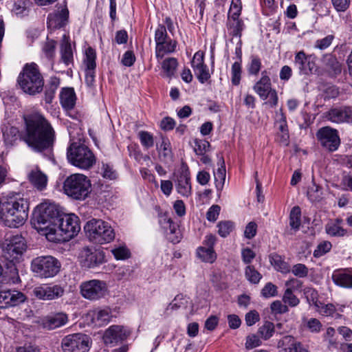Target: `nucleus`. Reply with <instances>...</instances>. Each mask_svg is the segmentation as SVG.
<instances>
[{
  "instance_id": "39",
  "label": "nucleus",
  "mask_w": 352,
  "mask_h": 352,
  "mask_svg": "<svg viewBox=\"0 0 352 352\" xmlns=\"http://www.w3.org/2000/svg\"><path fill=\"white\" fill-rule=\"evenodd\" d=\"M275 332L274 323L270 321H265L263 324L258 329L257 333L264 340L271 338Z\"/></svg>"
},
{
  "instance_id": "3",
  "label": "nucleus",
  "mask_w": 352,
  "mask_h": 352,
  "mask_svg": "<svg viewBox=\"0 0 352 352\" xmlns=\"http://www.w3.org/2000/svg\"><path fill=\"white\" fill-rule=\"evenodd\" d=\"M78 220V217L74 214L62 213L57 221V226L52 227L50 232H45L44 234L52 242L69 241L80 230Z\"/></svg>"
},
{
  "instance_id": "28",
  "label": "nucleus",
  "mask_w": 352,
  "mask_h": 352,
  "mask_svg": "<svg viewBox=\"0 0 352 352\" xmlns=\"http://www.w3.org/2000/svg\"><path fill=\"white\" fill-rule=\"evenodd\" d=\"M30 182L38 190L45 188L47 177L38 167L33 168L28 175Z\"/></svg>"
},
{
  "instance_id": "40",
  "label": "nucleus",
  "mask_w": 352,
  "mask_h": 352,
  "mask_svg": "<svg viewBox=\"0 0 352 352\" xmlns=\"http://www.w3.org/2000/svg\"><path fill=\"white\" fill-rule=\"evenodd\" d=\"M300 217V208L298 206L294 207L292 209L289 214V226L291 229L294 230V232H296L299 230L301 223Z\"/></svg>"
},
{
  "instance_id": "27",
  "label": "nucleus",
  "mask_w": 352,
  "mask_h": 352,
  "mask_svg": "<svg viewBox=\"0 0 352 352\" xmlns=\"http://www.w3.org/2000/svg\"><path fill=\"white\" fill-rule=\"evenodd\" d=\"M91 322L95 326L101 327L107 324L112 317L109 308L96 309L89 314Z\"/></svg>"
},
{
  "instance_id": "36",
  "label": "nucleus",
  "mask_w": 352,
  "mask_h": 352,
  "mask_svg": "<svg viewBox=\"0 0 352 352\" xmlns=\"http://www.w3.org/2000/svg\"><path fill=\"white\" fill-rule=\"evenodd\" d=\"M197 256L202 261L212 263L217 258L214 249L200 246L197 249Z\"/></svg>"
},
{
  "instance_id": "52",
  "label": "nucleus",
  "mask_w": 352,
  "mask_h": 352,
  "mask_svg": "<svg viewBox=\"0 0 352 352\" xmlns=\"http://www.w3.org/2000/svg\"><path fill=\"white\" fill-rule=\"evenodd\" d=\"M111 253L117 260H124L131 256L129 250L125 245L118 246L112 249Z\"/></svg>"
},
{
  "instance_id": "55",
  "label": "nucleus",
  "mask_w": 352,
  "mask_h": 352,
  "mask_svg": "<svg viewBox=\"0 0 352 352\" xmlns=\"http://www.w3.org/2000/svg\"><path fill=\"white\" fill-rule=\"evenodd\" d=\"M283 301L289 305L290 307L297 306L300 300L296 295L294 294L293 292L289 289H286L283 296Z\"/></svg>"
},
{
  "instance_id": "35",
  "label": "nucleus",
  "mask_w": 352,
  "mask_h": 352,
  "mask_svg": "<svg viewBox=\"0 0 352 352\" xmlns=\"http://www.w3.org/2000/svg\"><path fill=\"white\" fill-rule=\"evenodd\" d=\"M270 262L274 268L283 274L290 272L289 265L285 261L283 257L277 254H272L270 256Z\"/></svg>"
},
{
  "instance_id": "57",
  "label": "nucleus",
  "mask_w": 352,
  "mask_h": 352,
  "mask_svg": "<svg viewBox=\"0 0 352 352\" xmlns=\"http://www.w3.org/2000/svg\"><path fill=\"white\" fill-rule=\"evenodd\" d=\"M316 309L321 315L325 316H332L336 311V307L333 304L324 305L322 302H320V305Z\"/></svg>"
},
{
  "instance_id": "64",
  "label": "nucleus",
  "mask_w": 352,
  "mask_h": 352,
  "mask_svg": "<svg viewBox=\"0 0 352 352\" xmlns=\"http://www.w3.org/2000/svg\"><path fill=\"white\" fill-rule=\"evenodd\" d=\"M334 36L331 34L327 35L323 38L318 39L315 43V47L321 50L327 49L331 44Z\"/></svg>"
},
{
  "instance_id": "61",
  "label": "nucleus",
  "mask_w": 352,
  "mask_h": 352,
  "mask_svg": "<svg viewBox=\"0 0 352 352\" xmlns=\"http://www.w3.org/2000/svg\"><path fill=\"white\" fill-rule=\"evenodd\" d=\"M265 298H271L277 295V287L272 283H267L261 290Z\"/></svg>"
},
{
  "instance_id": "11",
  "label": "nucleus",
  "mask_w": 352,
  "mask_h": 352,
  "mask_svg": "<svg viewBox=\"0 0 352 352\" xmlns=\"http://www.w3.org/2000/svg\"><path fill=\"white\" fill-rule=\"evenodd\" d=\"M80 293L84 298L95 301L105 296L107 286L104 281L98 279L83 281L80 285Z\"/></svg>"
},
{
  "instance_id": "37",
  "label": "nucleus",
  "mask_w": 352,
  "mask_h": 352,
  "mask_svg": "<svg viewBox=\"0 0 352 352\" xmlns=\"http://www.w3.org/2000/svg\"><path fill=\"white\" fill-rule=\"evenodd\" d=\"M177 66V60L173 57L166 58L162 63V71L165 76L168 78L174 76Z\"/></svg>"
},
{
  "instance_id": "43",
  "label": "nucleus",
  "mask_w": 352,
  "mask_h": 352,
  "mask_svg": "<svg viewBox=\"0 0 352 352\" xmlns=\"http://www.w3.org/2000/svg\"><path fill=\"white\" fill-rule=\"evenodd\" d=\"M160 155L163 157V160L166 162H172L173 153L170 147V143L168 138H163L161 144V151Z\"/></svg>"
},
{
  "instance_id": "20",
  "label": "nucleus",
  "mask_w": 352,
  "mask_h": 352,
  "mask_svg": "<svg viewBox=\"0 0 352 352\" xmlns=\"http://www.w3.org/2000/svg\"><path fill=\"white\" fill-rule=\"evenodd\" d=\"M26 300L23 293L17 290H6L0 292V308L17 306Z\"/></svg>"
},
{
  "instance_id": "42",
  "label": "nucleus",
  "mask_w": 352,
  "mask_h": 352,
  "mask_svg": "<svg viewBox=\"0 0 352 352\" xmlns=\"http://www.w3.org/2000/svg\"><path fill=\"white\" fill-rule=\"evenodd\" d=\"M96 54L92 47H88L85 52V64L86 66L85 71L93 70L95 71L96 63Z\"/></svg>"
},
{
  "instance_id": "32",
  "label": "nucleus",
  "mask_w": 352,
  "mask_h": 352,
  "mask_svg": "<svg viewBox=\"0 0 352 352\" xmlns=\"http://www.w3.org/2000/svg\"><path fill=\"white\" fill-rule=\"evenodd\" d=\"M220 167L214 172V178L215 187L218 192H221L226 182V170L223 157L219 158Z\"/></svg>"
},
{
  "instance_id": "22",
  "label": "nucleus",
  "mask_w": 352,
  "mask_h": 352,
  "mask_svg": "<svg viewBox=\"0 0 352 352\" xmlns=\"http://www.w3.org/2000/svg\"><path fill=\"white\" fill-rule=\"evenodd\" d=\"M294 65L300 74L307 75L316 70V64L303 51L298 52L294 58Z\"/></svg>"
},
{
  "instance_id": "16",
  "label": "nucleus",
  "mask_w": 352,
  "mask_h": 352,
  "mask_svg": "<svg viewBox=\"0 0 352 352\" xmlns=\"http://www.w3.org/2000/svg\"><path fill=\"white\" fill-rule=\"evenodd\" d=\"M130 335V331L120 325H112L104 332L103 340L107 345L115 346L125 340Z\"/></svg>"
},
{
  "instance_id": "12",
  "label": "nucleus",
  "mask_w": 352,
  "mask_h": 352,
  "mask_svg": "<svg viewBox=\"0 0 352 352\" xmlns=\"http://www.w3.org/2000/svg\"><path fill=\"white\" fill-rule=\"evenodd\" d=\"M91 342L88 336L83 333H74L62 339L61 347L63 352H88Z\"/></svg>"
},
{
  "instance_id": "34",
  "label": "nucleus",
  "mask_w": 352,
  "mask_h": 352,
  "mask_svg": "<svg viewBox=\"0 0 352 352\" xmlns=\"http://www.w3.org/2000/svg\"><path fill=\"white\" fill-rule=\"evenodd\" d=\"M61 59L63 63L68 65L73 62V52L69 38L64 35L60 45Z\"/></svg>"
},
{
  "instance_id": "19",
  "label": "nucleus",
  "mask_w": 352,
  "mask_h": 352,
  "mask_svg": "<svg viewBox=\"0 0 352 352\" xmlns=\"http://www.w3.org/2000/svg\"><path fill=\"white\" fill-rule=\"evenodd\" d=\"M192 67L199 81L204 84L210 78V74L206 65L204 64V53L196 52L191 61Z\"/></svg>"
},
{
  "instance_id": "18",
  "label": "nucleus",
  "mask_w": 352,
  "mask_h": 352,
  "mask_svg": "<svg viewBox=\"0 0 352 352\" xmlns=\"http://www.w3.org/2000/svg\"><path fill=\"white\" fill-rule=\"evenodd\" d=\"M64 292V289L60 285H41L35 287L33 294L40 300H51L61 297Z\"/></svg>"
},
{
  "instance_id": "48",
  "label": "nucleus",
  "mask_w": 352,
  "mask_h": 352,
  "mask_svg": "<svg viewBox=\"0 0 352 352\" xmlns=\"http://www.w3.org/2000/svg\"><path fill=\"white\" fill-rule=\"evenodd\" d=\"M241 78V63L234 62L232 65L231 80L234 85H239Z\"/></svg>"
},
{
  "instance_id": "60",
  "label": "nucleus",
  "mask_w": 352,
  "mask_h": 352,
  "mask_svg": "<svg viewBox=\"0 0 352 352\" xmlns=\"http://www.w3.org/2000/svg\"><path fill=\"white\" fill-rule=\"evenodd\" d=\"M210 146L209 142L206 140H195L194 150L197 155H203L207 151Z\"/></svg>"
},
{
  "instance_id": "54",
  "label": "nucleus",
  "mask_w": 352,
  "mask_h": 352,
  "mask_svg": "<svg viewBox=\"0 0 352 352\" xmlns=\"http://www.w3.org/2000/svg\"><path fill=\"white\" fill-rule=\"evenodd\" d=\"M169 38L166 32V28L164 25H159L155 32V44L158 45Z\"/></svg>"
},
{
  "instance_id": "41",
  "label": "nucleus",
  "mask_w": 352,
  "mask_h": 352,
  "mask_svg": "<svg viewBox=\"0 0 352 352\" xmlns=\"http://www.w3.org/2000/svg\"><path fill=\"white\" fill-rule=\"evenodd\" d=\"M307 197L311 202L320 201L322 199V188L313 182L308 188Z\"/></svg>"
},
{
  "instance_id": "7",
  "label": "nucleus",
  "mask_w": 352,
  "mask_h": 352,
  "mask_svg": "<svg viewBox=\"0 0 352 352\" xmlns=\"http://www.w3.org/2000/svg\"><path fill=\"white\" fill-rule=\"evenodd\" d=\"M84 230L89 240L95 243H109L115 238L113 229L109 223L102 219L89 220L84 226Z\"/></svg>"
},
{
  "instance_id": "49",
  "label": "nucleus",
  "mask_w": 352,
  "mask_h": 352,
  "mask_svg": "<svg viewBox=\"0 0 352 352\" xmlns=\"http://www.w3.org/2000/svg\"><path fill=\"white\" fill-rule=\"evenodd\" d=\"M138 137L140 138L142 145L146 148H149L153 146V136L149 132L141 131L138 133Z\"/></svg>"
},
{
  "instance_id": "56",
  "label": "nucleus",
  "mask_w": 352,
  "mask_h": 352,
  "mask_svg": "<svg viewBox=\"0 0 352 352\" xmlns=\"http://www.w3.org/2000/svg\"><path fill=\"white\" fill-rule=\"evenodd\" d=\"M168 240L173 243H177L180 241V232L178 225L174 222L168 230V234H166Z\"/></svg>"
},
{
  "instance_id": "17",
  "label": "nucleus",
  "mask_w": 352,
  "mask_h": 352,
  "mask_svg": "<svg viewBox=\"0 0 352 352\" xmlns=\"http://www.w3.org/2000/svg\"><path fill=\"white\" fill-rule=\"evenodd\" d=\"M175 182L177 192L182 197H190L192 195V186L188 168L187 166L182 167L179 173L175 175Z\"/></svg>"
},
{
  "instance_id": "47",
  "label": "nucleus",
  "mask_w": 352,
  "mask_h": 352,
  "mask_svg": "<svg viewBox=\"0 0 352 352\" xmlns=\"http://www.w3.org/2000/svg\"><path fill=\"white\" fill-rule=\"evenodd\" d=\"M247 279L253 284H257L262 278L261 274L252 265H248L245 271Z\"/></svg>"
},
{
  "instance_id": "50",
  "label": "nucleus",
  "mask_w": 352,
  "mask_h": 352,
  "mask_svg": "<svg viewBox=\"0 0 352 352\" xmlns=\"http://www.w3.org/2000/svg\"><path fill=\"white\" fill-rule=\"evenodd\" d=\"M290 272L296 277L300 278H305L308 276L309 269L302 263H297L290 267Z\"/></svg>"
},
{
  "instance_id": "44",
  "label": "nucleus",
  "mask_w": 352,
  "mask_h": 352,
  "mask_svg": "<svg viewBox=\"0 0 352 352\" xmlns=\"http://www.w3.org/2000/svg\"><path fill=\"white\" fill-rule=\"evenodd\" d=\"M262 67L261 60L257 56H252L250 62L248 65V72L249 75L257 76Z\"/></svg>"
},
{
  "instance_id": "63",
  "label": "nucleus",
  "mask_w": 352,
  "mask_h": 352,
  "mask_svg": "<svg viewBox=\"0 0 352 352\" xmlns=\"http://www.w3.org/2000/svg\"><path fill=\"white\" fill-rule=\"evenodd\" d=\"M241 9L242 6L241 0H232L228 16L238 17L241 15Z\"/></svg>"
},
{
  "instance_id": "46",
  "label": "nucleus",
  "mask_w": 352,
  "mask_h": 352,
  "mask_svg": "<svg viewBox=\"0 0 352 352\" xmlns=\"http://www.w3.org/2000/svg\"><path fill=\"white\" fill-rule=\"evenodd\" d=\"M218 233L221 237L228 236L234 228V223L230 221H220L217 224Z\"/></svg>"
},
{
  "instance_id": "13",
  "label": "nucleus",
  "mask_w": 352,
  "mask_h": 352,
  "mask_svg": "<svg viewBox=\"0 0 352 352\" xmlns=\"http://www.w3.org/2000/svg\"><path fill=\"white\" fill-rule=\"evenodd\" d=\"M316 135L322 147L328 151H336L340 146V138L337 129L323 126L318 130Z\"/></svg>"
},
{
  "instance_id": "21",
  "label": "nucleus",
  "mask_w": 352,
  "mask_h": 352,
  "mask_svg": "<svg viewBox=\"0 0 352 352\" xmlns=\"http://www.w3.org/2000/svg\"><path fill=\"white\" fill-rule=\"evenodd\" d=\"M69 10L66 6H60L54 12L48 14L47 24L49 28L58 29L68 22Z\"/></svg>"
},
{
  "instance_id": "9",
  "label": "nucleus",
  "mask_w": 352,
  "mask_h": 352,
  "mask_svg": "<svg viewBox=\"0 0 352 352\" xmlns=\"http://www.w3.org/2000/svg\"><path fill=\"white\" fill-rule=\"evenodd\" d=\"M32 270L41 278H51L60 271V261L52 256H38L34 258L31 265Z\"/></svg>"
},
{
  "instance_id": "5",
  "label": "nucleus",
  "mask_w": 352,
  "mask_h": 352,
  "mask_svg": "<svg viewBox=\"0 0 352 352\" xmlns=\"http://www.w3.org/2000/svg\"><path fill=\"white\" fill-rule=\"evenodd\" d=\"M68 162L82 170H88L96 163V157L90 148L80 142H72L67 150Z\"/></svg>"
},
{
  "instance_id": "24",
  "label": "nucleus",
  "mask_w": 352,
  "mask_h": 352,
  "mask_svg": "<svg viewBox=\"0 0 352 352\" xmlns=\"http://www.w3.org/2000/svg\"><path fill=\"white\" fill-rule=\"evenodd\" d=\"M331 278L336 285L344 288H352V269L335 270Z\"/></svg>"
},
{
  "instance_id": "10",
  "label": "nucleus",
  "mask_w": 352,
  "mask_h": 352,
  "mask_svg": "<svg viewBox=\"0 0 352 352\" xmlns=\"http://www.w3.org/2000/svg\"><path fill=\"white\" fill-rule=\"evenodd\" d=\"M27 245L25 239L21 235H14L10 237L6 248L3 250V257L8 260L12 265L10 268L16 270L15 263H19L24 252L26 251Z\"/></svg>"
},
{
  "instance_id": "38",
  "label": "nucleus",
  "mask_w": 352,
  "mask_h": 352,
  "mask_svg": "<svg viewBox=\"0 0 352 352\" xmlns=\"http://www.w3.org/2000/svg\"><path fill=\"white\" fill-rule=\"evenodd\" d=\"M188 300L185 296L183 294H177L173 300L168 305L164 314L168 315L171 314L173 311L177 310L180 307L186 306Z\"/></svg>"
},
{
  "instance_id": "33",
  "label": "nucleus",
  "mask_w": 352,
  "mask_h": 352,
  "mask_svg": "<svg viewBox=\"0 0 352 352\" xmlns=\"http://www.w3.org/2000/svg\"><path fill=\"white\" fill-rule=\"evenodd\" d=\"M60 85V79L56 76L50 78L48 82L45 87V101L46 103L50 104L54 96L57 89Z\"/></svg>"
},
{
  "instance_id": "8",
  "label": "nucleus",
  "mask_w": 352,
  "mask_h": 352,
  "mask_svg": "<svg viewBox=\"0 0 352 352\" xmlns=\"http://www.w3.org/2000/svg\"><path fill=\"white\" fill-rule=\"evenodd\" d=\"M91 182L83 174L75 173L67 177L63 184L66 195L76 200L85 199L91 192Z\"/></svg>"
},
{
  "instance_id": "51",
  "label": "nucleus",
  "mask_w": 352,
  "mask_h": 352,
  "mask_svg": "<svg viewBox=\"0 0 352 352\" xmlns=\"http://www.w3.org/2000/svg\"><path fill=\"white\" fill-rule=\"evenodd\" d=\"M332 248L331 242L324 241L320 243L316 250L314 251L313 255L316 258H319L329 252Z\"/></svg>"
},
{
  "instance_id": "30",
  "label": "nucleus",
  "mask_w": 352,
  "mask_h": 352,
  "mask_svg": "<svg viewBox=\"0 0 352 352\" xmlns=\"http://www.w3.org/2000/svg\"><path fill=\"white\" fill-rule=\"evenodd\" d=\"M226 26L230 35L235 37H241L242 31L245 28L244 23L241 19L228 16Z\"/></svg>"
},
{
  "instance_id": "15",
  "label": "nucleus",
  "mask_w": 352,
  "mask_h": 352,
  "mask_svg": "<svg viewBox=\"0 0 352 352\" xmlns=\"http://www.w3.org/2000/svg\"><path fill=\"white\" fill-rule=\"evenodd\" d=\"M324 118L333 123H352V107L344 106L330 109Z\"/></svg>"
},
{
  "instance_id": "29",
  "label": "nucleus",
  "mask_w": 352,
  "mask_h": 352,
  "mask_svg": "<svg viewBox=\"0 0 352 352\" xmlns=\"http://www.w3.org/2000/svg\"><path fill=\"white\" fill-rule=\"evenodd\" d=\"M76 96L74 89L72 87L63 88L60 94V102L66 110L72 109L76 104Z\"/></svg>"
},
{
  "instance_id": "4",
  "label": "nucleus",
  "mask_w": 352,
  "mask_h": 352,
  "mask_svg": "<svg viewBox=\"0 0 352 352\" xmlns=\"http://www.w3.org/2000/svg\"><path fill=\"white\" fill-rule=\"evenodd\" d=\"M18 83L21 89L30 95L40 93L44 85V81L38 65L32 63L26 64L18 77Z\"/></svg>"
},
{
  "instance_id": "26",
  "label": "nucleus",
  "mask_w": 352,
  "mask_h": 352,
  "mask_svg": "<svg viewBox=\"0 0 352 352\" xmlns=\"http://www.w3.org/2000/svg\"><path fill=\"white\" fill-rule=\"evenodd\" d=\"M343 220L340 218H337L334 220H331L325 226L326 233L332 237H344L349 235L346 229L342 226Z\"/></svg>"
},
{
  "instance_id": "25",
  "label": "nucleus",
  "mask_w": 352,
  "mask_h": 352,
  "mask_svg": "<svg viewBox=\"0 0 352 352\" xmlns=\"http://www.w3.org/2000/svg\"><path fill=\"white\" fill-rule=\"evenodd\" d=\"M67 320V315L60 312L47 316L43 319L42 324L45 328L54 329L65 325Z\"/></svg>"
},
{
  "instance_id": "6",
  "label": "nucleus",
  "mask_w": 352,
  "mask_h": 352,
  "mask_svg": "<svg viewBox=\"0 0 352 352\" xmlns=\"http://www.w3.org/2000/svg\"><path fill=\"white\" fill-rule=\"evenodd\" d=\"M62 214L58 206L54 203H42L36 207L34 214V221L39 229L50 232Z\"/></svg>"
},
{
  "instance_id": "59",
  "label": "nucleus",
  "mask_w": 352,
  "mask_h": 352,
  "mask_svg": "<svg viewBox=\"0 0 352 352\" xmlns=\"http://www.w3.org/2000/svg\"><path fill=\"white\" fill-rule=\"evenodd\" d=\"M278 129L282 133L281 138L283 141H287L289 138L288 129L287 124L286 117L283 113H281V117L277 121Z\"/></svg>"
},
{
  "instance_id": "31",
  "label": "nucleus",
  "mask_w": 352,
  "mask_h": 352,
  "mask_svg": "<svg viewBox=\"0 0 352 352\" xmlns=\"http://www.w3.org/2000/svg\"><path fill=\"white\" fill-rule=\"evenodd\" d=\"M177 41L168 38L155 46V56L157 58L162 59L166 54H170L175 51Z\"/></svg>"
},
{
  "instance_id": "1",
  "label": "nucleus",
  "mask_w": 352,
  "mask_h": 352,
  "mask_svg": "<svg viewBox=\"0 0 352 352\" xmlns=\"http://www.w3.org/2000/svg\"><path fill=\"white\" fill-rule=\"evenodd\" d=\"M24 128L21 132L15 126L3 131L6 145L12 146L18 140L23 141L32 151L51 155L56 140V133L51 123L41 113L23 116Z\"/></svg>"
},
{
  "instance_id": "53",
  "label": "nucleus",
  "mask_w": 352,
  "mask_h": 352,
  "mask_svg": "<svg viewBox=\"0 0 352 352\" xmlns=\"http://www.w3.org/2000/svg\"><path fill=\"white\" fill-rule=\"evenodd\" d=\"M261 338L257 334H250L246 337L245 348L252 349L262 344Z\"/></svg>"
},
{
  "instance_id": "58",
  "label": "nucleus",
  "mask_w": 352,
  "mask_h": 352,
  "mask_svg": "<svg viewBox=\"0 0 352 352\" xmlns=\"http://www.w3.org/2000/svg\"><path fill=\"white\" fill-rule=\"evenodd\" d=\"M306 327L310 332L318 333L322 328V324L318 319L311 318L307 320Z\"/></svg>"
},
{
  "instance_id": "45",
  "label": "nucleus",
  "mask_w": 352,
  "mask_h": 352,
  "mask_svg": "<svg viewBox=\"0 0 352 352\" xmlns=\"http://www.w3.org/2000/svg\"><path fill=\"white\" fill-rule=\"evenodd\" d=\"M304 294L310 305H314L315 308L318 307L320 301L318 300V293L316 289L313 287H307L304 290Z\"/></svg>"
},
{
  "instance_id": "2",
  "label": "nucleus",
  "mask_w": 352,
  "mask_h": 352,
  "mask_svg": "<svg viewBox=\"0 0 352 352\" xmlns=\"http://www.w3.org/2000/svg\"><path fill=\"white\" fill-rule=\"evenodd\" d=\"M29 203L20 193L10 192L0 201V222L9 228H18L28 217Z\"/></svg>"
},
{
  "instance_id": "62",
  "label": "nucleus",
  "mask_w": 352,
  "mask_h": 352,
  "mask_svg": "<svg viewBox=\"0 0 352 352\" xmlns=\"http://www.w3.org/2000/svg\"><path fill=\"white\" fill-rule=\"evenodd\" d=\"M56 45V43L54 40H48L44 44L43 47V51L47 58H52L54 57Z\"/></svg>"
},
{
  "instance_id": "23",
  "label": "nucleus",
  "mask_w": 352,
  "mask_h": 352,
  "mask_svg": "<svg viewBox=\"0 0 352 352\" xmlns=\"http://www.w3.org/2000/svg\"><path fill=\"white\" fill-rule=\"evenodd\" d=\"M270 75V72L267 69L262 71L261 78L253 86L254 91L263 100H266V94L272 89Z\"/></svg>"
},
{
  "instance_id": "14",
  "label": "nucleus",
  "mask_w": 352,
  "mask_h": 352,
  "mask_svg": "<svg viewBox=\"0 0 352 352\" xmlns=\"http://www.w3.org/2000/svg\"><path fill=\"white\" fill-rule=\"evenodd\" d=\"M80 258L84 267L94 268L104 262V254L102 251L86 247L80 251Z\"/></svg>"
}]
</instances>
